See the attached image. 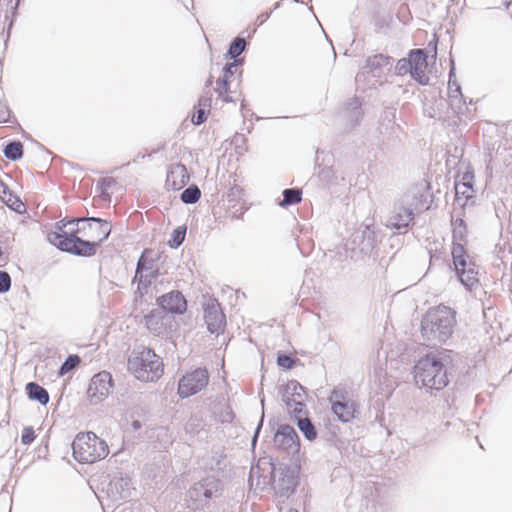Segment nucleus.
Listing matches in <instances>:
<instances>
[{"label": "nucleus", "instance_id": "a878e982", "mask_svg": "<svg viewBox=\"0 0 512 512\" xmlns=\"http://www.w3.org/2000/svg\"><path fill=\"white\" fill-rule=\"evenodd\" d=\"M26 392L29 399L38 401L41 405H47L50 400L48 391L35 382L26 385Z\"/></svg>", "mask_w": 512, "mask_h": 512}, {"label": "nucleus", "instance_id": "c756f323", "mask_svg": "<svg viewBox=\"0 0 512 512\" xmlns=\"http://www.w3.org/2000/svg\"><path fill=\"white\" fill-rule=\"evenodd\" d=\"M4 156L11 160L16 161L23 156V145L20 141H11L3 149Z\"/></svg>", "mask_w": 512, "mask_h": 512}, {"label": "nucleus", "instance_id": "f3484780", "mask_svg": "<svg viewBox=\"0 0 512 512\" xmlns=\"http://www.w3.org/2000/svg\"><path fill=\"white\" fill-rule=\"evenodd\" d=\"M159 308L171 314H183L187 310V301L180 291H171L157 299Z\"/></svg>", "mask_w": 512, "mask_h": 512}, {"label": "nucleus", "instance_id": "864d4df0", "mask_svg": "<svg viewBox=\"0 0 512 512\" xmlns=\"http://www.w3.org/2000/svg\"><path fill=\"white\" fill-rule=\"evenodd\" d=\"M10 189L9 187L3 183L2 181H0V199L2 200L3 198H5L9 193H10Z\"/></svg>", "mask_w": 512, "mask_h": 512}, {"label": "nucleus", "instance_id": "a19ab883", "mask_svg": "<svg viewBox=\"0 0 512 512\" xmlns=\"http://www.w3.org/2000/svg\"><path fill=\"white\" fill-rule=\"evenodd\" d=\"M11 288V277L6 271H0V293H6Z\"/></svg>", "mask_w": 512, "mask_h": 512}, {"label": "nucleus", "instance_id": "4be33fe9", "mask_svg": "<svg viewBox=\"0 0 512 512\" xmlns=\"http://www.w3.org/2000/svg\"><path fill=\"white\" fill-rule=\"evenodd\" d=\"M189 181L185 165L177 163L171 166L167 173L166 186L172 190L182 189Z\"/></svg>", "mask_w": 512, "mask_h": 512}, {"label": "nucleus", "instance_id": "e2e57ef3", "mask_svg": "<svg viewBox=\"0 0 512 512\" xmlns=\"http://www.w3.org/2000/svg\"><path fill=\"white\" fill-rule=\"evenodd\" d=\"M288 512H298L297 510L290 509Z\"/></svg>", "mask_w": 512, "mask_h": 512}, {"label": "nucleus", "instance_id": "c85d7f7f", "mask_svg": "<svg viewBox=\"0 0 512 512\" xmlns=\"http://www.w3.org/2000/svg\"><path fill=\"white\" fill-rule=\"evenodd\" d=\"M448 99L451 108L457 113L460 112L465 105L460 85H456V88L448 90Z\"/></svg>", "mask_w": 512, "mask_h": 512}, {"label": "nucleus", "instance_id": "f704fd0d", "mask_svg": "<svg viewBox=\"0 0 512 512\" xmlns=\"http://www.w3.org/2000/svg\"><path fill=\"white\" fill-rule=\"evenodd\" d=\"M346 110L351 121L357 122L362 116L361 103L356 98L347 104Z\"/></svg>", "mask_w": 512, "mask_h": 512}, {"label": "nucleus", "instance_id": "8fccbe9b", "mask_svg": "<svg viewBox=\"0 0 512 512\" xmlns=\"http://www.w3.org/2000/svg\"><path fill=\"white\" fill-rule=\"evenodd\" d=\"M10 117V111L7 106L0 104V123H5Z\"/></svg>", "mask_w": 512, "mask_h": 512}, {"label": "nucleus", "instance_id": "6ab92c4d", "mask_svg": "<svg viewBox=\"0 0 512 512\" xmlns=\"http://www.w3.org/2000/svg\"><path fill=\"white\" fill-rule=\"evenodd\" d=\"M158 270L154 267L152 261H147L142 255L136 267L134 280L138 281V289H146L152 283L156 282L158 278Z\"/></svg>", "mask_w": 512, "mask_h": 512}, {"label": "nucleus", "instance_id": "680f3d73", "mask_svg": "<svg viewBox=\"0 0 512 512\" xmlns=\"http://www.w3.org/2000/svg\"><path fill=\"white\" fill-rule=\"evenodd\" d=\"M133 427H134L135 429L139 428V427H140L139 422H138V421H134V422H133Z\"/></svg>", "mask_w": 512, "mask_h": 512}, {"label": "nucleus", "instance_id": "de8ad7c7", "mask_svg": "<svg viewBox=\"0 0 512 512\" xmlns=\"http://www.w3.org/2000/svg\"><path fill=\"white\" fill-rule=\"evenodd\" d=\"M207 119L206 109L200 108L197 110V113L193 116L192 122L195 125H200Z\"/></svg>", "mask_w": 512, "mask_h": 512}, {"label": "nucleus", "instance_id": "393cba45", "mask_svg": "<svg viewBox=\"0 0 512 512\" xmlns=\"http://www.w3.org/2000/svg\"><path fill=\"white\" fill-rule=\"evenodd\" d=\"M475 191L473 186L466 184H455V204L465 208L469 202L473 203Z\"/></svg>", "mask_w": 512, "mask_h": 512}, {"label": "nucleus", "instance_id": "f03ea898", "mask_svg": "<svg viewBox=\"0 0 512 512\" xmlns=\"http://www.w3.org/2000/svg\"><path fill=\"white\" fill-rule=\"evenodd\" d=\"M416 384L428 390H442L448 383L446 359L442 353H429L422 356L414 365Z\"/></svg>", "mask_w": 512, "mask_h": 512}, {"label": "nucleus", "instance_id": "4c0bfd02", "mask_svg": "<svg viewBox=\"0 0 512 512\" xmlns=\"http://www.w3.org/2000/svg\"><path fill=\"white\" fill-rule=\"evenodd\" d=\"M242 61V59H235V61L227 63L223 68L224 75L221 79L218 80V83L221 85H226V81L229 79L230 76L234 74L235 69L237 68L238 65L242 63Z\"/></svg>", "mask_w": 512, "mask_h": 512}, {"label": "nucleus", "instance_id": "6e6d98bb", "mask_svg": "<svg viewBox=\"0 0 512 512\" xmlns=\"http://www.w3.org/2000/svg\"><path fill=\"white\" fill-rule=\"evenodd\" d=\"M262 424H263V418L260 420L256 430H255V433H254V436H253V439H252V445H255L256 441H257V437L259 435V432L261 430V427H262Z\"/></svg>", "mask_w": 512, "mask_h": 512}, {"label": "nucleus", "instance_id": "3c124183", "mask_svg": "<svg viewBox=\"0 0 512 512\" xmlns=\"http://www.w3.org/2000/svg\"><path fill=\"white\" fill-rule=\"evenodd\" d=\"M454 62L452 61V67L449 72V84H448V90L451 88H456V85H459V83L456 80H452V77L454 76Z\"/></svg>", "mask_w": 512, "mask_h": 512}, {"label": "nucleus", "instance_id": "0eeeda50", "mask_svg": "<svg viewBox=\"0 0 512 512\" xmlns=\"http://www.w3.org/2000/svg\"><path fill=\"white\" fill-rule=\"evenodd\" d=\"M161 362L153 350L145 348L138 356L129 359V369L133 370L136 377L145 381H154L162 374Z\"/></svg>", "mask_w": 512, "mask_h": 512}, {"label": "nucleus", "instance_id": "20e7f679", "mask_svg": "<svg viewBox=\"0 0 512 512\" xmlns=\"http://www.w3.org/2000/svg\"><path fill=\"white\" fill-rule=\"evenodd\" d=\"M222 494V483L214 477L208 476L194 483L186 493L188 508L193 511H201L209 506L211 500Z\"/></svg>", "mask_w": 512, "mask_h": 512}, {"label": "nucleus", "instance_id": "49530a36", "mask_svg": "<svg viewBox=\"0 0 512 512\" xmlns=\"http://www.w3.org/2000/svg\"><path fill=\"white\" fill-rule=\"evenodd\" d=\"M465 237H466V226L453 227V241L463 242V241H465Z\"/></svg>", "mask_w": 512, "mask_h": 512}, {"label": "nucleus", "instance_id": "dca6fc26", "mask_svg": "<svg viewBox=\"0 0 512 512\" xmlns=\"http://www.w3.org/2000/svg\"><path fill=\"white\" fill-rule=\"evenodd\" d=\"M376 242L375 232L369 226H366L364 230L353 234L350 249L363 255H370L376 246Z\"/></svg>", "mask_w": 512, "mask_h": 512}, {"label": "nucleus", "instance_id": "aec40b11", "mask_svg": "<svg viewBox=\"0 0 512 512\" xmlns=\"http://www.w3.org/2000/svg\"><path fill=\"white\" fill-rule=\"evenodd\" d=\"M392 63V57L384 54H376L367 58L365 69H367V72L371 73L373 77L380 78L391 70Z\"/></svg>", "mask_w": 512, "mask_h": 512}, {"label": "nucleus", "instance_id": "b1692460", "mask_svg": "<svg viewBox=\"0 0 512 512\" xmlns=\"http://www.w3.org/2000/svg\"><path fill=\"white\" fill-rule=\"evenodd\" d=\"M87 221L95 223L94 225L90 223L89 229L93 233L92 237L95 238L93 242L97 243V246H99L101 242L109 237L112 230V225L107 220L96 217L87 218Z\"/></svg>", "mask_w": 512, "mask_h": 512}, {"label": "nucleus", "instance_id": "13d9d810", "mask_svg": "<svg viewBox=\"0 0 512 512\" xmlns=\"http://www.w3.org/2000/svg\"><path fill=\"white\" fill-rule=\"evenodd\" d=\"M100 196L105 201L110 199V194L107 192V190H100Z\"/></svg>", "mask_w": 512, "mask_h": 512}, {"label": "nucleus", "instance_id": "9b49d317", "mask_svg": "<svg viewBox=\"0 0 512 512\" xmlns=\"http://www.w3.org/2000/svg\"><path fill=\"white\" fill-rule=\"evenodd\" d=\"M113 387L112 376L107 371H101L95 374L89 383L87 390L88 398L91 404H99L105 400Z\"/></svg>", "mask_w": 512, "mask_h": 512}, {"label": "nucleus", "instance_id": "bb28decb", "mask_svg": "<svg viewBox=\"0 0 512 512\" xmlns=\"http://www.w3.org/2000/svg\"><path fill=\"white\" fill-rule=\"evenodd\" d=\"M293 418L296 420L299 430L307 440L313 441L317 438L316 428L311 420L307 417V411H305V414H299V417Z\"/></svg>", "mask_w": 512, "mask_h": 512}, {"label": "nucleus", "instance_id": "5701e85b", "mask_svg": "<svg viewBox=\"0 0 512 512\" xmlns=\"http://www.w3.org/2000/svg\"><path fill=\"white\" fill-rule=\"evenodd\" d=\"M456 274L460 282L469 290H472L479 282L478 271L475 264L468 260L465 266L455 268Z\"/></svg>", "mask_w": 512, "mask_h": 512}, {"label": "nucleus", "instance_id": "e433bc0d", "mask_svg": "<svg viewBox=\"0 0 512 512\" xmlns=\"http://www.w3.org/2000/svg\"><path fill=\"white\" fill-rule=\"evenodd\" d=\"M80 357L78 355H69L62 363L59 369V375L63 376L72 369H74L80 363Z\"/></svg>", "mask_w": 512, "mask_h": 512}, {"label": "nucleus", "instance_id": "2f4dec72", "mask_svg": "<svg viewBox=\"0 0 512 512\" xmlns=\"http://www.w3.org/2000/svg\"><path fill=\"white\" fill-rule=\"evenodd\" d=\"M246 40L242 37H236L230 44L229 49L225 55L228 59H238V56L245 50Z\"/></svg>", "mask_w": 512, "mask_h": 512}, {"label": "nucleus", "instance_id": "a211bd4d", "mask_svg": "<svg viewBox=\"0 0 512 512\" xmlns=\"http://www.w3.org/2000/svg\"><path fill=\"white\" fill-rule=\"evenodd\" d=\"M411 63V77L422 85H426L429 77L424 69L427 66V54L423 49H412L408 55Z\"/></svg>", "mask_w": 512, "mask_h": 512}, {"label": "nucleus", "instance_id": "0e129e2a", "mask_svg": "<svg viewBox=\"0 0 512 512\" xmlns=\"http://www.w3.org/2000/svg\"><path fill=\"white\" fill-rule=\"evenodd\" d=\"M359 78H360V74H358V75L356 76V80L358 81V80H359Z\"/></svg>", "mask_w": 512, "mask_h": 512}, {"label": "nucleus", "instance_id": "f257e3e1", "mask_svg": "<svg viewBox=\"0 0 512 512\" xmlns=\"http://www.w3.org/2000/svg\"><path fill=\"white\" fill-rule=\"evenodd\" d=\"M456 325V312L448 306L430 308L421 321V336L428 343H443L448 340Z\"/></svg>", "mask_w": 512, "mask_h": 512}, {"label": "nucleus", "instance_id": "58836bf2", "mask_svg": "<svg viewBox=\"0 0 512 512\" xmlns=\"http://www.w3.org/2000/svg\"><path fill=\"white\" fill-rule=\"evenodd\" d=\"M407 73L411 75V63L408 58H402L395 65V74L403 76Z\"/></svg>", "mask_w": 512, "mask_h": 512}, {"label": "nucleus", "instance_id": "cd10ccee", "mask_svg": "<svg viewBox=\"0 0 512 512\" xmlns=\"http://www.w3.org/2000/svg\"><path fill=\"white\" fill-rule=\"evenodd\" d=\"M451 255L454 268L465 266V263L469 260V256L466 254L463 243L459 241H453Z\"/></svg>", "mask_w": 512, "mask_h": 512}, {"label": "nucleus", "instance_id": "c03bdc74", "mask_svg": "<svg viewBox=\"0 0 512 512\" xmlns=\"http://www.w3.org/2000/svg\"><path fill=\"white\" fill-rule=\"evenodd\" d=\"M319 178L322 182L329 184L334 178V172L330 167H324L319 172Z\"/></svg>", "mask_w": 512, "mask_h": 512}, {"label": "nucleus", "instance_id": "4468645a", "mask_svg": "<svg viewBox=\"0 0 512 512\" xmlns=\"http://www.w3.org/2000/svg\"><path fill=\"white\" fill-rule=\"evenodd\" d=\"M204 320L211 334H218L225 327V315L216 299H208L204 304Z\"/></svg>", "mask_w": 512, "mask_h": 512}, {"label": "nucleus", "instance_id": "6e6552de", "mask_svg": "<svg viewBox=\"0 0 512 512\" xmlns=\"http://www.w3.org/2000/svg\"><path fill=\"white\" fill-rule=\"evenodd\" d=\"M282 401L285 403L288 413L292 417H299V414H305L306 401L308 393L306 388L297 380H289L285 385L280 387Z\"/></svg>", "mask_w": 512, "mask_h": 512}, {"label": "nucleus", "instance_id": "2eb2a0df", "mask_svg": "<svg viewBox=\"0 0 512 512\" xmlns=\"http://www.w3.org/2000/svg\"><path fill=\"white\" fill-rule=\"evenodd\" d=\"M132 483L128 477H114L107 485V498L113 504L127 500L132 495Z\"/></svg>", "mask_w": 512, "mask_h": 512}, {"label": "nucleus", "instance_id": "f8f14e48", "mask_svg": "<svg viewBox=\"0 0 512 512\" xmlns=\"http://www.w3.org/2000/svg\"><path fill=\"white\" fill-rule=\"evenodd\" d=\"M329 401L332 405V411L338 420L347 423L355 417L356 403L349 399L347 392L343 390H333Z\"/></svg>", "mask_w": 512, "mask_h": 512}, {"label": "nucleus", "instance_id": "a18cd8bd", "mask_svg": "<svg viewBox=\"0 0 512 512\" xmlns=\"http://www.w3.org/2000/svg\"><path fill=\"white\" fill-rule=\"evenodd\" d=\"M116 183L115 179L113 177H104L101 178L97 183V189L98 190H108L110 187H112Z\"/></svg>", "mask_w": 512, "mask_h": 512}, {"label": "nucleus", "instance_id": "39448f33", "mask_svg": "<svg viewBox=\"0 0 512 512\" xmlns=\"http://www.w3.org/2000/svg\"><path fill=\"white\" fill-rule=\"evenodd\" d=\"M429 208V202L421 193L407 194L401 203L395 204L389 219L388 226L396 229L407 228L414 218V212Z\"/></svg>", "mask_w": 512, "mask_h": 512}, {"label": "nucleus", "instance_id": "7c9ffc66", "mask_svg": "<svg viewBox=\"0 0 512 512\" xmlns=\"http://www.w3.org/2000/svg\"><path fill=\"white\" fill-rule=\"evenodd\" d=\"M282 195L283 199L279 203L281 207L297 204L302 199V192L297 188H287L282 192Z\"/></svg>", "mask_w": 512, "mask_h": 512}, {"label": "nucleus", "instance_id": "c9c22d12", "mask_svg": "<svg viewBox=\"0 0 512 512\" xmlns=\"http://www.w3.org/2000/svg\"><path fill=\"white\" fill-rule=\"evenodd\" d=\"M186 235V227L185 226H179L176 229L173 230L172 238L169 240V246L171 248H177L179 247L185 239Z\"/></svg>", "mask_w": 512, "mask_h": 512}, {"label": "nucleus", "instance_id": "473e14b6", "mask_svg": "<svg viewBox=\"0 0 512 512\" xmlns=\"http://www.w3.org/2000/svg\"><path fill=\"white\" fill-rule=\"evenodd\" d=\"M201 197V191L197 185H190L180 195V199L185 204H195Z\"/></svg>", "mask_w": 512, "mask_h": 512}, {"label": "nucleus", "instance_id": "bf43d9fd", "mask_svg": "<svg viewBox=\"0 0 512 512\" xmlns=\"http://www.w3.org/2000/svg\"><path fill=\"white\" fill-rule=\"evenodd\" d=\"M67 225L63 220L57 223L59 233H64L63 228Z\"/></svg>", "mask_w": 512, "mask_h": 512}, {"label": "nucleus", "instance_id": "79ce46f5", "mask_svg": "<svg viewBox=\"0 0 512 512\" xmlns=\"http://www.w3.org/2000/svg\"><path fill=\"white\" fill-rule=\"evenodd\" d=\"M218 87L216 88V92L218 93V96L223 99L224 102H233L234 100L232 97L228 95L229 92V83L228 80L226 81V85H221L217 82Z\"/></svg>", "mask_w": 512, "mask_h": 512}, {"label": "nucleus", "instance_id": "5fc2aeb1", "mask_svg": "<svg viewBox=\"0 0 512 512\" xmlns=\"http://www.w3.org/2000/svg\"><path fill=\"white\" fill-rule=\"evenodd\" d=\"M271 12L262 13L257 17L258 25H262L269 17Z\"/></svg>", "mask_w": 512, "mask_h": 512}, {"label": "nucleus", "instance_id": "72a5a7b5", "mask_svg": "<svg viewBox=\"0 0 512 512\" xmlns=\"http://www.w3.org/2000/svg\"><path fill=\"white\" fill-rule=\"evenodd\" d=\"M2 201L13 211L17 213H22L25 211V204L21 201V199L14 195L11 191L10 193L2 199Z\"/></svg>", "mask_w": 512, "mask_h": 512}, {"label": "nucleus", "instance_id": "ea45409f", "mask_svg": "<svg viewBox=\"0 0 512 512\" xmlns=\"http://www.w3.org/2000/svg\"><path fill=\"white\" fill-rule=\"evenodd\" d=\"M296 362V359L286 355V354H280L277 357V364L285 369H291Z\"/></svg>", "mask_w": 512, "mask_h": 512}, {"label": "nucleus", "instance_id": "052dcab7", "mask_svg": "<svg viewBox=\"0 0 512 512\" xmlns=\"http://www.w3.org/2000/svg\"><path fill=\"white\" fill-rule=\"evenodd\" d=\"M213 83V77L212 76H209V78L207 79L206 83H205V86L206 87H210Z\"/></svg>", "mask_w": 512, "mask_h": 512}, {"label": "nucleus", "instance_id": "7ed1b4c3", "mask_svg": "<svg viewBox=\"0 0 512 512\" xmlns=\"http://www.w3.org/2000/svg\"><path fill=\"white\" fill-rule=\"evenodd\" d=\"M73 457L80 463H94L109 453L106 442L95 433H79L72 442Z\"/></svg>", "mask_w": 512, "mask_h": 512}, {"label": "nucleus", "instance_id": "ddd939ff", "mask_svg": "<svg viewBox=\"0 0 512 512\" xmlns=\"http://www.w3.org/2000/svg\"><path fill=\"white\" fill-rule=\"evenodd\" d=\"M274 445L289 455L298 453L300 442L296 430L287 424L280 425L274 435Z\"/></svg>", "mask_w": 512, "mask_h": 512}, {"label": "nucleus", "instance_id": "423d86ee", "mask_svg": "<svg viewBox=\"0 0 512 512\" xmlns=\"http://www.w3.org/2000/svg\"><path fill=\"white\" fill-rule=\"evenodd\" d=\"M48 241L61 251L77 256L89 257L96 253L97 243L82 240L73 231L70 233L50 232L47 235Z\"/></svg>", "mask_w": 512, "mask_h": 512}, {"label": "nucleus", "instance_id": "09e8293b", "mask_svg": "<svg viewBox=\"0 0 512 512\" xmlns=\"http://www.w3.org/2000/svg\"><path fill=\"white\" fill-rule=\"evenodd\" d=\"M211 102H212V95L210 93H207L206 95H203L200 97V99L198 101V105L200 108L207 109V108L211 107Z\"/></svg>", "mask_w": 512, "mask_h": 512}, {"label": "nucleus", "instance_id": "1a4fd4ad", "mask_svg": "<svg viewBox=\"0 0 512 512\" xmlns=\"http://www.w3.org/2000/svg\"><path fill=\"white\" fill-rule=\"evenodd\" d=\"M271 475L272 488L278 497L288 498L294 493L298 483L294 469L280 465L273 467Z\"/></svg>", "mask_w": 512, "mask_h": 512}, {"label": "nucleus", "instance_id": "9d476101", "mask_svg": "<svg viewBox=\"0 0 512 512\" xmlns=\"http://www.w3.org/2000/svg\"><path fill=\"white\" fill-rule=\"evenodd\" d=\"M209 382V373L206 368H197L191 373L184 375L178 384V394L182 398L195 395L204 389Z\"/></svg>", "mask_w": 512, "mask_h": 512}, {"label": "nucleus", "instance_id": "4d7b16f0", "mask_svg": "<svg viewBox=\"0 0 512 512\" xmlns=\"http://www.w3.org/2000/svg\"><path fill=\"white\" fill-rule=\"evenodd\" d=\"M452 224H453V227H455V226H460V227H464V226H466V225H465V223H464V220H463V219H461V218H457V219H455V220L452 222Z\"/></svg>", "mask_w": 512, "mask_h": 512}, {"label": "nucleus", "instance_id": "603ef678", "mask_svg": "<svg viewBox=\"0 0 512 512\" xmlns=\"http://www.w3.org/2000/svg\"><path fill=\"white\" fill-rule=\"evenodd\" d=\"M473 175L469 172H466L464 173L463 177H462V182H459L458 184H466V185H469V186H473Z\"/></svg>", "mask_w": 512, "mask_h": 512}, {"label": "nucleus", "instance_id": "412c9836", "mask_svg": "<svg viewBox=\"0 0 512 512\" xmlns=\"http://www.w3.org/2000/svg\"><path fill=\"white\" fill-rule=\"evenodd\" d=\"M166 319L165 312L160 308H155L144 316V324L152 334L160 336L167 330Z\"/></svg>", "mask_w": 512, "mask_h": 512}, {"label": "nucleus", "instance_id": "37998d69", "mask_svg": "<svg viewBox=\"0 0 512 512\" xmlns=\"http://www.w3.org/2000/svg\"><path fill=\"white\" fill-rule=\"evenodd\" d=\"M35 439V432L32 427H25L22 431L21 442L24 445L31 444Z\"/></svg>", "mask_w": 512, "mask_h": 512}]
</instances>
